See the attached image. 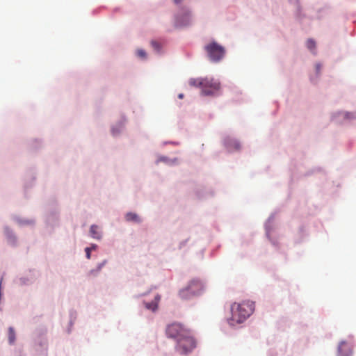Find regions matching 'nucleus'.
Returning <instances> with one entry per match:
<instances>
[{"mask_svg": "<svg viewBox=\"0 0 356 356\" xmlns=\"http://www.w3.org/2000/svg\"><path fill=\"white\" fill-rule=\"evenodd\" d=\"M151 44L156 51H159L160 50V44L159 42H157L156 41H152Z\"/></svg>", "mask_w": 356, "mask_h": 356, "instance_id": "15", "label": "nucleus"}, {"mask_svg": "<svg viewBox=\"0 0 356 356\" xmlns=\"http://www.w3.org/2000/svg\"><path fill=\"white\" fill-rule=\"evenodd\" d=\"M316 68L317 73H319L320 70H321V65L320 64H317L316 65Z\"/></svg>", "mask_w": 356, "mask_h": 356, "instance_id": "17", "label": "nucleus"}, {"mask_svg": "<svg viewBox=\"0 0 356 356\" xmlns=\"http://www.w3.org/2000/svg\"><path fill=\"white\" fill-rule=\"evenodd\" d=\"M85 251H86V257L87 259H90V252H91V248H86L85 249Z\"/></svg>", "mask_w": 356, "mask_h": 356, "instance_id": "16", "label": "nucleus"}, {"mask_svg": "<svg viewBox=\"0 0 356 356\" xmlns=\"http://www.w3.org/2000/svg\"><path fill=\"white\" fill-rule=\"evenodd\" d=\"M125 219L129 222H135L137 223L140 222V217L135 213L129 212L127 213L125 216Z\"/></svg>", "mask_w": 356, "mask_h": 356, "instance_id": "9", "label": "nucleus"}, {"mask_svg": "<svg viewBox=\"0 0 356 356\" xmlns=\"http://www.w3.org/2000/svg\"><path fill=\"white\" fill-rule=\"evenodd\" d=\"M160 299V297L159 296H157L156 298H155V302H147L145 303V307L148 309H151L152 311H155L156 309H157V302Z\"/></svg>", "mask_w": 356, "mask_h": 356, "instance_id": "11", "label": "nucleus"}, {"mask_svg": "<svg viewBox=\"0 0 356 356\" xmlns=\"http://www.w3.org/2000/svg\"><path fill=\"white\" fill-rule=\"evenodd\" d=\"M183 96L184 95L182 94H180V95H179V98L181 99V98H183Z\"/></svg>", "mask_w": 356, "mask_h": 356, "instance_id": "21", "label": "nucleus"}, {"mask_svg": "<svg viewBox=\"0 0 356 356\" xmlns=\"http://www.w3.org/2000/svg\"><path fill=\"white\" fill-rule=\"evenodd\" d=\"M91 248V250H95L96 248H97V245H92L91 247H90Z\"/></svg>", "mask_w": 356, "mask_h": 356, "instance_id": "19", "label": "nucleus"}, {"mask_svg": "<svg viewBox=\"0 0 356 356\" xmlns=\"http://www.w3.org/2000/svg\"><path fill=\"white\" fill-rule=\"evenodd\" d=\"M188 338L192 340L193 344L191 347L189 344V341H188V339L186 337H183L178 339V342L177 343L176 349L181 354H187L188 353L192 351L196 346V342L194 337L192 335L191 331H190L188 334Z\"/></svg>", "mask_w": 356, "mask_h": 356, "instance_id": "5", "label": "nucleus"}, {"mask_svg": "<svg viewBox=\"0 0 356 356\" xmlns=\"http://www.w3.org/2000/svg\"><path fill=\"white\" fill-rule=\"evenodd\" d=\"M204 50L209 59L214 63L220 61L225 54V48L216 42H211L205 45Z\"/></svg>", "mask_w": 356, "mask_h": 356, "instance_id": "4", "label": "nucleus"}, {"mask_svg": "<svg viewBox=\"0 0 356 356\" xmlns=\"http://www.w3.org/2000/svg\"><path fill=\"white\" fill-rule=\"evenodd\" d=\"M204 81L207 82L204 83L203 89L202 90V93L204 95H213L214 92L218 91L220 88V83L213 79L204 78Z\"/></svg>", "mask_w": 356, "mask_h": 356, "instance_id": "6", "label": "nucleus"}, {"mask_svg": "<svg viewBox=\"0 0 356 356\" xmlns=\"http://www.w3.org/2000/svg\"><path fill=\"white\" fill-rule=\"evenodd\" d=\"M104 263H105V262H104V263H102V264H99V266H98V270H99L101 269V268L104 266Z\"/></svg>", "mask_w": 356, "mask_h": 356, "instance_id": "20", "label": "nucleus"}, {"mask_svg": "<svg viewBox=\"0 0 356 356\" xmlns=\"http://www.w3.org/2000/svg\"><path fill=\"white\" fill-rule=\"evenodd\" d=\"M90 234L91 236L96 239H100L101 238V233L99 231L98 226L93 225L90 227Z\"/></svg>", "mask_w": 356, "mask_h": 356, "instance_id": "10", "label": "nucleus"}, {"mask_svg": "<svg viewBox=\"0 0 356 356\" xmlns=\"http://www.w3.org/2000/svg\"><path fill=\"white\" fill-rule=\"evenodd\" d=\"M307 47L311 51H314L315 49H316V42L314 40L312 39H309L307 41Z\"/></svg>", "mask_w": 356, "mask_h": 356, "instance_id": "13", "label": "nucleus"}, {"mask_svg": "<svg viewBox=\"0 0 356 356\" xmlns=\"http://www.w3.org/2000/svg\"><path fill=\"white\" fill-rule=\"evenodd\" d=\"M352 354L351 345L343 341L340 342L337 348V356H351Z\"/></svg>", "mask_w": 356, "mask_h": 356, "instance_id": "7", "label": "nucleus"}, {"mask_svg": "<svg viewBox=\"0 0 356 356\" xmlns=\"http://www.w3.org/2000/svg\"><path fill=\"white\" fill-rule=\"evenodd\" d=\"M254 304L252 301L241 303L234 302L231 306L232 316L228 323L232 326L243 323L254 312Z\"/></svg>", "mask_w": 356, "mask_h": 356, "instance_id": "1", "label": "nucleus"}, {"mask_svg": "<svg viewBox=\"0 0 356 356\" xmlns=\"http://www.w3.org/2000/svg\"><path fill=\"white\" fill-rule=\"evenodd\" d=\"M182 0H174V2L176 3V4H178L179 3L181 2Z\"/></svg>", "mask_w": 356, "mask_h": 356, "instance_id": "18", "label": "nucleus"}, {"mask_svg": "<svg viewBox=\"0 0 356 356\" xmlns=\"http://www.w3.org/2000/svg\"><path fill=\"white\" fill-rule=\"evenodd\" d=\"M191 330L186 328L184 325L178 323H173L167 326L166 328V334L168 337L176 339L178 342V339L182 338L183 337H186L188 339V341H189V344L191 347L192 346L193 342L190 338H188V333Z\"/></svg>", "mask_w": 356, "mask_h": 356, "instance_id": "3", "label": "nucleus"}, {"mask_svg": "<svg viewBox=\"0 0 356 356\" xmlns=\"http://www.w3.org/2000/svg\"><path fill=\"white\" fill-rule=\"evenodd\" d=\"M203 289V284L199 280L193 279L191 280L188 285L181 289L179 296L182 300H188L193 296L200 295Z\"/></svg>", "mask_w": 356, "mask_h": 356, "instance_id": "2", "label": "nucleus"}, {"mask_svg": "<svg viewBox=\"0 0 356 356\" xmlns=\"http://www.w3.org/2000/svg\"><path fill=\"white\" fill-rule=\"evenodd\" d=\"M204 78H197V79H191L189 80V85L195 87H200L202 90L203 89V84L206 83V81H204Z\"/></svg>", "mask_w": 356, "mask_h": 356, "instance_id": "8", "label": "nucleus"}, {"mask_svg": "<svg viewBox=\"0 0 356 356\" xmlns=\"http://www.w3.org/2000/svg\"><path fill=\"white\" fill-rule=\"evenodd\" d=\"M8 340L10 343H13L15 340V330L13 327H9L8 329Z\"/></svg>", "mask_w": 356, "mask_h": 356, "instance_id": "12", "label": "nucleus"}, {"mask_svg": "<svg viewBox=\"0 0 356 356\" xmlns=\"http://www.w3.org/2000/svg\"><path fill=\"white\" fill-rule=\"evenodd\" d=\"M136 54H137V56L140 58H146V53L143 49H138Z\"/></svg>", "mask_w": 356, "mask_h": 356, "instance_id": "14", "label": "nucleus"}, {"mask_svg": "<svg viewBox=\"0 0 356 356\" xmlns=\"http://www.w3.org/2000/svg\"><path fill=\"white\" fill-rule=\"evenodd\" d=\"M236 149L239 148V145L238 144H236Z\"/></svg>", "mask_w": 356, "mask_h": 356, "instance_id": "22", "label": "nucleus"}]
</instances>
